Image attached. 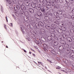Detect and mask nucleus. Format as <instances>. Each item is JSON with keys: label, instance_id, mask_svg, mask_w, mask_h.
Masks as SVG:
<instances>
[{"label": "nucleus", "instance_id": "obj_1", "mask_svg": "<svg viewBox=\"0 0 74 74\" xmlns=\"http://www.w3.org/2000/svg\"><path fill=\"white\" fill-rule=\"evenodd\" d=\"M46 5L48 6H54L55 4L53 2H50L49 0H46Z\"/></svg>", "mask_w": 74, "mask_h": 74}, {"label": "nucleus", "instance_id": "obj_2", "mask_svg": "<svg viewBox=\"0 0 74 74\" xmlns=\"http://www.w3.org/2000/svg\"><path fill=\"white\" fill-rule=\"evenodd\" d=\"M42 15V13L40 12H37L36 14L35 15V18L37 19L38 18V17H40Z\"/></svg>", "mask_w": 74, "mask_h": 74}, {"label": "nucleus", "instance_id": "obj_3", "mask_svg": "<svg viewBox=\"0 0 74 74\" xmlns=\"http://www.w3.org/2000/svg\"><path fill=\"white\" fill-rule=\"evenodd\" d=\"M51 45H52L53 46L54 45L55 46H56V45H58V44L59 43L58 42H55L54 41H53L51 42Z\"/></svg>", "mask_w": 74, "mask_h": 74}, {"label": "nucleus", "instance_id": "obj_4", "mask_svg": "<svg viewBox=\"0 0 74 74\" xmlns=\"http://www.w3.org/2000/svg\"><path fill=\"white\" fill-rule=\"evenodd\" d=\"M43 7L45 10H48L49 9L48 7L46 5V3H43Z\"/></svg>", "mask_w": 74, "mask_h": 74}, {"label": "nucleus", "instance_id": "obj_5", "mask_svg": "<svg viewBox=\"0 0 74 74\" xmlns=\"http://www.w3.org/2000/svg\"><path fill=\"white\" fill-rule=\"evenodd\" d=\"M54 14V15H56V14H60V15H61V14H62V10H58V11L57 12H53Z\"/></svg>", "mask_w": 74, "mask_h": 74}, {"label": "nucleus", "instance_id": "obj_6", "mask_svg": "<svg viewBox=\"0 0 74 74\" xmlns=\"http://www.w3.org/2000/svg\"><path fill=\"white\" fill-rule=\"evenodd\" d=\"M57 32L59 33H62L63 32L62 29L60 28H57Z\"/></svg>", "mask_w": 74, "mask_h": 74}, {"label": "nucleus", "instance_id": "obj_7", "mask_svg": "<svg viewBox=\"0 0 74 74\" xmlns=\"http://www.w3.org/2000/svg\"><path fill=\"white\" fill-rule=\"evenodd\" d=\"M18 4L20 5H22L23 4V2L22 0L19 1L18 2Z\"/></svg>", "mask_w": 74, "mask_h": 74}, {"label": "nucleus", "instance_id": "obj_8", "mask_svg": "<svg viewBox=\"0 0 74 74\" xmlns=\"http://www.w3.org/2000/svg\"><path fill=\"white\" fill-rule=\"evenodd\" d=\"M64 47L62 45L60 46L59 47V49L60 51H62L63 50Z\"/></svg>", "mask_w": 74, "mask_h": 74}, {"label": "nucleus", "instance_id": "obj_9", "mask_svg": "<svg viewBox=\"0 0 74 74\" xmlns=\"http://www.w3.org/2000/svg\"><path fill=\"white\" fill-rule=\"evenodd\" d=\"M29 11L30 12V13H31L32 14L34 12V10L32 8H30L29 9Z\"/></svg>", "mask_w": 74, "mask_h": 74}, {"label": "nucleus", "instance_id": "obj_10", "mask_svg": "<svg viewBox=\"0 0 74 74\" xmlns=\"http://www.w3.org/2000/svg\"><path fill=\"white\" fill-rule=\"evenodd\" d=\"M40 32L42 34L45 33V30L44 29H40Z\"/></svg>", "mask_w": 74, "mask_h": 74}, {"label": "nucleus", "instance_id": "obj_11", "mask_svg": "<svg viewBox=\"0 0 74 74\" xmlns=\"http://www.w3.org/2000/svg\"><path fill=\"white\" fill-rule=\"evenodd\" d=\"M65 52L66 53H70V49H67L66 50Z\"/></svg>", "mask_w": 74, "mask_h": 74}, {"label": "nucleus", "instance_id": "obj_12", "mask_svg": "<svg viewBox=\"0 0 74 74\" xmlns=\"http://www.w3.org/2000/svg\"><path fill=\"white\" fill-rule=\"evenodd\" d=\"M45 27L46 29H49V30H50L51 29H52L51 27V26L50 25H46Z\"/></svg>", "mask_w": 74, "mask_h": 74}, {"label": "nucleus", "instance_id": "obj_13", "mask_svg": "<svg viewBox=\"0 0 74 74\" xmlns=\"http://www.w3.org/2000/svg\"><path fill=\"white\" fill-rule=\"evenodd\" d=\"M59 25L60 26H64V23H63L62 22H60V23L59 24Z\"/></svg>", "mask_w": 74, "mask_h": 74}, {"label": "nucleus", "instance_id": "obj_14", "mask_svg": "<svg viewBox=\"0 0 74 74\" xmlns=\"http://www.w3.org/2000/svg\"><path fill=\"white\" fill-rule=\"evenodd\" d=\"M31 5L32 7H33V8H36V4L35 3H32L31 4Z\"/></svg>", "mask_w": 74, "mask_h": 74}, {"label": "nucleus", "instance_id": "obj_15", "mask_svg": "<svg viewBox=\"0 0 74 74\" xmlns=\"http://www.w3.org/2000/svg\"><path fill=\"white\" fill-rule=\"evenodd\" d=\"M38 23L39 26H44V24L41 21H39L38 22Z\"/></svg>", "mask_w": 74, "mask_h": 74}, {"label": "nucleus", "instance_id": "obj_16", "mask_svg": "<svg viewBox=\"0 0 74 74\" xmlns=\"http://www.w3.org/2000/svg\"><path fill=\"white\" fill-rule=\"evenodd\" d=\"M25 5H26V6H29V4H30V3L27 1L25 2Z\"/></svg>", "mask_w": 74, "mask_h": 74}, {"label": "nucleus", "instance_id": "obj_17", "mask_svg": "<svg viewBox=\"0 0 74 74\" xmlns=\"http://www.w3.org/2000/svg\"><path fill=\"white\" fill-rule=\"evenodd\" d=\"M44 18L47 21H48L49 20V17L48 16H45L44 17Z\"/></svg>", "mask_w": 74, "mask_h": 74}, {"label": "nucleus", "instance_id": "obj_18", "mask_svg": "<svg viewBox=\"0 0 74 74\" xmlns=\"http://www.w3.org/2000/svg\"><path fill=\"white\" fill-rule=\"evenodd\" d=\"M21 8L22 10H25V9H26L25 6L23 5H21Z\"/></svg>", "mask_w": 74, "mask_h": 74}, {"label": "nucleus", "instance_id": "obj_19", "mask_svg": "<svg viewBox=\"0 0 74 74\" xmlns=\"http://www.w3.org/2000/svg\"><path fill=\"white\" fill-rule=\"evenodd\" d=\"M56 25H55V24H52L51 25V26L53 28H54V29H56Z\"/></svg>", "mask_w": 74, "mask_h": 74}, {"label": "nucleus", "instance_id": "obj_20", "mask_svg": "<svg viewBox=\"0 0 74 74\" xmlns=\"http://www.w3.org/2000/svg\"><path fill=\"white\" fill-rule=\"evenodd\" d=\"M65 5L66 7H69L70 6V3H66L65 4Z\"/></svg>", "mask_w": 74, "mask_h": 74}, {"label": "nucleus", "instance_id": "obj_21", "mask_svg": "<svg viewBox=\"0 0 74 74\" xmlns=\"http://www.w3.org/2000/svg\"><path fill=\"white\" fill-rule=\"evenodd\" d=\"M21 29L22 32H23V33H25V31L23 30H24L23 27V26H22L21 27Z\"/></svg>", "mask_w": 74, "mask_h": 74}, {"label": "nucleus", "instance_id": "obj_22", "mask_svg": "<svg viewBox=\"0 0 74 74\" xmlns=\"http://www.w3.org/2000/svg\"><path fill=\"white\" fill-rule=\"evenodd\" d=\"M68 40L69 41V42H71L72 40L71 39V38L70 37H69L67 38Z\"/></svg>", "mask_w": 74, "mask_h": 74}, {"label": "nucleus", "instance_id": "obj_23", "mask_svg": "<svg viewBox=\"0 0 74 74\" xmlns=\"http://www.w3.org/2000/svg\"><path fill=\"white\" fill-rule=\"evenodd\" d=\"M43 47L45 48H48V46L47 45H46L45 44H43Z\"/></svg>", "mask_w": 74, "mask_h": 74}, {"label": "nucleus", "instance_id": "obj_24", "mask_svg": "<svg viewBox=\"0 0 74 74\" xmlns=\"http://www.w3.org/2000/svg\"><path fill=\"white\" fill-rule=\"evenodd\" d=\"M70 32L71 33H74V29H71L70 30Z\"/></svg>", "mask_w": 74, "mask_h": 74}, {"label": "nucleus", "instance_id": "obj_25", "mask_svg": "<svg viewBox=\"0 0 74 74\" xmlns=\"http://www.w3.org/2000/svg\"><path fill=\"white\" fill-rule=\"evenodd\" d=\"M64 46L66 48H69V45L67 44H65L64 45Z\"/></svg>", "mask_w": 74, "mask_h": 74}, {"label": "nucleus", "instance_id": "obj_26", "mask_svg": "<svg viewBox=\"0 0 74 74\" xmlns=\"http://www.w3.org/2000/svg\"><path fill=\"white\" fill-rule=\"evenodd\" d=\"M40 2L41 3H42V5H43V4H44V0H40Z\"/></svg>", "mask_w": 74, "mask_h": 74}, {"label": "nucleus", "instance_id": "obj_27", "mask_svg": "<svg viewBox=\"0 0 74 74\" xmlns=\"http://www.w3.org/2000/svg\"><path fill=\"white\" fill-rule=\"evenodd\" d=\"M35 25L37 28V27H40L39 23H36Z\"/></svg>", "mask_w": 74, "mask_h": 74}, {"label": "nucleus", "instance_id": "obj_28", "mask_svg": "<svg viewBox=\"0 0 74 74\" xmlns=\"http://www.w3.org/2000/svg\"><path fill=\"white\" fill-rule=\"evenodd\" d=\"M71 56L72 57V58H74V53L73 52L71 53Z\"/></svg>", "mask_w": 74, "mask_h": 74}, {"label": "nucleus", "instance_id": "obj_29", "mask_svg": "<svg viewBox=\"0 0 74 74\" xmlns=\"http://www.w3.org/2000/svg\"><path fill=\"white\" fill-rule=\"evenodd\" d=\"M12 1L13 4H16V1L15 0H12Z\"/></svg>", "mask_w": 74, "mask_h": 74}, {"label": "nucleus", "instance_id": "obj_30", "mask_svg": "<svg viewBox=\"0 0 74 74\" xmlns=\"http://www.w3.org/2000/svg\"><path fill=\"white\" fill-rule=\"evenodd\" d=\"M16 8L17 10H20V7L18 5H16Z\"/></svg>", "mask_w": 74, "mask_h": 74}, {"label": "nucleus", "instance_id": "obj_31", "mask_svg": "<svg viewBox=\"0 0 74 74\" xmlns=\"http://www.w3.org/2000/svg\"><path fill=\"white\" fill-rule=\"evenodd\" d=\"M67 18L68 19H70L71 18V16L70 14H68L67 16Z\"/></svg>", "mask_w": 74, "mask_h": 74}, {"label": "nucleus", "instance_id": "obj_32", "mask_svg": "<svg viewBox=\"0 0 74 74\" xmlns=\"http://www.w3.org/2000/svg\"><path fill=\"white\" fill-rule=\"evenodd\" d=\"M62 28V31H66V28L63 27Z\"/></svg>", "mask_w": 74, "mask_h": 74}, {"label": "nucleus", "instance_id": "obj_33", "mask_svg": "<svg viewBox=\"0 0 74 74\" xmlns=\"http://www.w3.org/2000/svg\"><path fill=\"white\" fill-rule=\"evenodd\" d=\"M30 21H32V22H33V20H34V18H33V17H31L30 18Z\"/></svg>", "mask_w": 74, "mask_h": 74}, {"label": "nucleus", "instance_id": "obj_34", "mask_svg": "<svg viewBox=\"0 0 74 74\" xmlns=\"http://www.w3.org/2000/svg\"><path fill=\"white\" fill-rule=\"evenodd\" d=\"M51 36L52 37H55L56 35L54 34H51Z\"/></svg>", "mask_w": 74, "mask_h": 74}, {"label": "nucleus", "instance_id": "obj_35", "mask_svg": "<svg viewBox=\"0 0 74 74\" xmlns=\"http://www.w3.org/2000/svg\"><path fill=\"white\" fill-rule=\"evenodd\" d=\"M41 11H42V12H44V13L45 12V9H44H44L42 8L41 9Z\"/></svg>", "mask_w": 74, "mask_h": 74}, {"label": "nucleus", "instance_id": "obj_36", "mask_svg": "<svg viewBox=\"0 0 74 74\" xmlns=\"http://www.w3.org/2000/svg\"><path fill=\"white\" fill-rule=\"evenodd\" d=\"M71 18H72V19H73V20H74V15H72L71 16Z\"/></svg>", "mask_w": 74, "mask_h": 74}, {"label": "nucleus", "instance_id": "obj_37", "mask_svg": "<svg viewBox=\"0 0 74 74\" xmlns=\"http://www.w3.org/2000/svg\"><path fill=\"white\" fill-rule=\"evenodd\" d=\"M54 23H56L57 25H58V24H59V22L58 21H56L54 22Z\"/></svg>", "mask_w": 74, "mask_h": 74}, {"label": "nucleus", "instance_id": "obj_38", "mask_svg": "<svg viewBox=\"0 0 74 74\" xmlns=\"http://www.w3.org/2000/svg\"><path fill=\"white\" fill-rule=\"evenodd\" d=\"M71 26L72 28L74 29V24H71Z\"/></svg>", "mask_w": 74, "mask_h": 74}, {"label": "nucleus", "instance_id": "obj_39", "mask_svg": "<svg viewBox=\"0 0 74 74\" xmlns=\"http://www.w3.org/2000/svg\"><path fill=\"white\" fill-rule=\"evenodd\" d=\"M36 9L39 10H40L41 9V8H40V7H38V8L37 7Z\"/></svg>", "mask_w": 74, "mask_h": 74}, {"label": "nucleus", "instance_id": "obj_40", "mask_svg": "<svg viewBox=\"0 0 74 74\" xmlns=\"http://www.w3.org/2000/svg\"><path fill=\"white\" fill-rule=\"evenodd\" d=\"M64 17V18H66L67 17V15L66 14H64L63 15Z\"/></svg>", "mask_w": 74, "mask_h": 74}, {"label": "nucleus", "instance_id": "obj_41", "mask_svg": "<svg viewBox=\"0 0 74 74\" xmlns=\"http://www.w3.org/2000/svg\"><path fill=\"white\" fill-rule=\"evenodd\" d=\"M21 12V14H23V9H22L20 10Z\"/></svg>", "mask_w": 74, "mask_h": 74}, {"label": "nucleus", "instance_id": "obj_42", "mask_svg": "<svg viewBox=\"0 0 74 74\" xmlns=\"http://www.w3.org/2000/svg\"><path fill=\"white\" fill-rule=\"evenodd\" d=\"M8 2L10 4H11V2L10 1H8Z\"/></svg>", "mask_w": 74, "mask_h": 74}, {"label": "nucleus", "instance_id": "obj_43", "mask_svg": "<svg viewBox=\"0 0 74 74\" xmlns=\"http://www.w3.org/2000/svg\"><path fill=\"white\" fill-rule=\"evenodd\" d=\"M72 14H74V9H73V10H72Z\"/></svg>", "mask_w": 74, "mask_h": 74}, {"label": "nucleus", "instance_id": "obj_44", "mask_svg": "<svg viewBox=\"0 0 74 74\" xmlns=\"http://www.w3.org/2000/svg\"><path fill=\"white\" fill-rule=\"evenodd\" d=\"M61 69V67H59V68H58H58L56 67V69H58V70H59V69Z\"/></svg>", "mask_w": 74, "mask_h": 74}, {"label": "nucleus", "instance_id": "obj_45", "mask_svg": "<svg viewBox=\"0 0 74 74\" xmlns=\"http://www.w3.org/2000/svg\"><path fill=\"white\" fill-rule=\"evenodd\" d=\"M43 49L44 50V51H47V49L46 48H44V47Z\"/></svg>", "mask_w": 74, "mask_h": 74}, {"label": "nucleus", "instance_id": "obj_46", "mask_svg": "<svg viewBox=\"0 0 74 74\" xmlns=\"http://www.w3.org/2000/svg\"><path fill=\"white\" fill-rule=\"evenodd\" d=\"M69 0H66V3H69Z\"/></svg>", "mask_w": 74, "mask_h": 74}, {"label": "nucleus", "instance_id": "obj_47", "mask_svg": "<svg viewBox=\"0 0 74 74\" xmlns=\"http://www.w3.org/2000/svg\"><path fill=\"white\" fill-rule=\"evenodd\" d=\"M37 32H34V34H37Z\"/></svg>", "mask_w": 74, "mask_h": 74}, {"label": "nucleus", "instance_id": "obj_48", "mask_svg": "<svg viewBox=\"0 0 74 74\" xmlns=\"http://www.w3.org/2000/svg\"><path fill=\"white\" fill-rule=\"evenodd\" d=\"M49 38L50 39H49V40H52V37H51V36L49 37Z\"/></svg>", "mask_w": 74, "mask_h": 74}, {"label": "nucleus", "instance_id": "obj_49", "mask_svg": "<svg viewBox=\"0 0 74 74\" xmlns=\"http://www.w3.org/2000/svg\"><path fill=\"white\" fill-rule=\"evenodd\" d=\"M5 18L6 19V20L7 22H8V20L7 19V16H6Z\"/></svg>", "mask_w": 74, "mask_h": 74}, {"label": "nucleus", "instance_id": "obj_50", "mask_svg": "<svg viewBox=\"0 0 74 74\" xmlns=\"http://www.w3.org/2000/svg\"><path fill=\"white\" fill-rule=\"evenodd\" d=\"M15 14L16 16H18V14L16 12H15Z\"/></svg>", "mask_w": 74, "mask_h": 74}, {"label": "nucleus", "instance_id": "obj_51", "mask_svg": "<svg viewBox=\"0 0 74 74\" xmlns=\"http://www.w3.org/2000/svg\"><path fill=\"white\" fill-rule=\"evenodd\" d=\"M58 0H55L54 1V2H55V3H56V2H58Z\"/></svg>", "mask_w": 74, "mask_h": 74}, {"label": "nucleus", "instance_id": "obj_52", "mask_svg": "<svg viewBox=\"0 0 74 74\" xmlns=\"http://www.w3.org/2000/svg\"><path fill=\"white\" fill-rule=\"evenodd\" d=\"M71 49H73V47H71L70 48V50H71V51H72V50H71Z\"/></svg>", "mask_w": 74, "mask_h": 74}, {"label": "nucleus", "instance_id": "obj_53", "mask_svg": "<svg viewBox=\"0 0 74 74\" xmlns=\"http://www.w3.org/2000/svg\"><path fill=\"white\" fill-rule=\"evenodd\" d=\"M10 26H12V23H10Z\"/></svg>", "mask_w": 74, "mask_h": 74}, {"label": "nucleus", "instance_id": "obj_54", "mask_svg": "<svg viewBox=\"0 0 74 74\" xmlns=\"http://www.w3.org/2000/svg\"><path fill=\"white\" fill-rule=\"evenodd\" d=\"M26 39H27V40H28V41H30V40H29V38H26Z\"/></svg>", "mask_w": 74, "mask_h": 74}, {"label": "nucleus", "instance_id": "obj_55", "mask_svg": "<svg viewBox=\"0 0 74 74\" xmlns=\"http://www.w3.org/2000/svg\"><path fill=\"white\" fill-rule=\"evenodd\" d=\"M61 71H63V72H64V73H66V71H64V70H61Z\"/></svg>", "mask_w": 74, "mask_h": 74}, {"label": "nucleus", "instance_id": "obj_56", "mask_svg": "<svg viewBox=\"0 0 74 74\" xmlns=\"http://www.w3.org/2000/svg\"><path fill=\"white\" fill-rule=\"evenodd\" d=\"M32 55H33V56H36V55H35V54H34V53H33L32 54Z\"/></svg>", "mask_w": 74, "mask_h": 74}, {"label": "nucleus", "instance_id": "obj_57", "mask_svg": "<svg viewBox=\"0 0 74 74\" xmlns=\"http://www.w3.org/2000/svg\"><path fill=\"white\" fill-rule=\"evenodd\" d=\"M4 27L6 29V25L5 24L4 25Z\"/></svg>", "mask_w": 74, "mask_h": 74}, {"label": "nucleus", "instance_id": "obj_58", "mask_svg": "<svg viewBox=\"0 0 74 74\" xmlns=\"http://www.w3.org/2000/svg\"><path fill=\"white\" fill-rule=\"evenodd\" d=\"M47 60H48V62H51V61H50V60H48V59H47Z\"/></svg>", "mask_w": 74, "mask_h": 74}, {"label": "nucleus", "instance_id": "obj_59", "mask_svg": "<svg viewBox=\"0 0 74 74\" xmlns=\"http://www.w3.org/2000/svg\"><path fill=\"white\" fill-rule=\"evenodd\" d=\"M38 63H40V64H42V63H41V62H38Z\"/></svg>", "mask_w": 74, "mask_h": 74}, {"label": "nucleus", "instance_id": "obj_60", "mask_svg": "<svg viewBox=\"0 0 74 74\" xmlns=\"http://www.w3.org/2000/svg\"><path fill=\"white\" fill-rule=\"evenodd\" d=\"M24 52H26V51L25 50H24Z\"/></svg>", "mask_w": 74, "mask_h": 74}, {"label": "nucleus", "instance_id": "obj_61", "mask_svg": "<svg viewBox=\"0 0 74 74\" xmlns=\"http://www.w3.org/2000/svg\"><path fill=\"white\" fill-rule=\"evenodd\" d=\"M33 24H34V23H31V25H33Z\"/></svg>", "mask_w": 74, "mask_h": 74}, {"label": "nucleus", "instance_id": "obj_62", "mask_svg": "<svg viewBox=\"0 0 74 74\" xmlns=\"http://www.w3.org/2000/svg\"><path fill=\"white\" fill-rule=\"evenodd\" d=\"M6 48H8V46H6Z\"/></svg>", "mask_w": 74, "mask_h": 74}, {"label": "nucleus", "instance_id": "obj_63", "mask_svg": "<svg viewBox=\"0 0 74 74\" xmlns=\"http://www.w3.org/2000/svg\"><path fill=\"white\" fill-rule=\"evenodd\" d=\"M73 66L74 67V64H72Z\"/></svg>", "mask_w": 74, "mask_h": 74}, {"label": "nucleus", "instance_id": "obj_64", "mask_svg": "<svg viewBox=\"0 0 74 74\" xmlns=\"http://www.w3.org/2000/svg\"><path fill=\"white\" fill-rule=\"evenodd\" d=\"M29 54H30V55H31V52H29Z\"/></svg>", "mask_w": 74, "mask_h": 74}]
</instances>
